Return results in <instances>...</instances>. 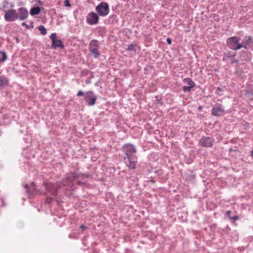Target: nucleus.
Returning a JSON list of instances; mask_svg holds the SVG:
<instances>
[{"mask_svg": "<svg viewBox=\"0 0 253 253\" xmlns=\"http://www.w3.org/2000/svg\"><path fill=\"white\" fill-rule=\"evenodd\" d=\"M154 172L155 173H158V175H160L161 173V170H158V171H156V170H155L154 171Z\"/></svg>", "mask_w": 253, "mask_h": 253, "instance_id": "72a5a7b5", "label": "nucleus"}, {"mask_svg": "<svg viewBox=\"0 0 253 253\" xmlns=\"http://www.w3.org/2000/svg\"><path fill=\"white\" fill-rule=\"evenodd\" d=\"M38 28L42 35L44 36L46 34V29L43 25L39 26Z\"/></svg>", "mask_w": 253, "mask_h": 253, "instance_id": "4be33fe9", "label": "nucleus"}, {"mask_svg": "<svg viewBox=\"0 0 253 253\" xmlns=\"http://www.w3.org/2000/svg\"><path fill=\"white\" fill-rule=\"evenodd\" d=\"M156 102H157V103L162 104L161 102V99L159 98V96H156Z\"/></svg>", "mask_w": 253, "mask_h": 253, "instance_id": "c756f323", "label": "nucleus"}, {"mask_svg": "<svg viewBox=\"0 0 253 253\" xmlns=\"http://www.w3.org/2000/svg\"><path fill=\"white\" fill-rule=\"evenodd\" d=\"M64 5L66 7H70L71 4L70 3V1L68 0H65L64 1Z\"/></svg>", "mask_w": 253, "mask_h": 253, "instance_id": "cd10ccee", "label": "nucleus"}, {"mask_svg": "<svg viewBox=\"0 0 253 253\" xmlns=\"http://www.w3.org/2000/svg\"><path fill=\"white\" fill-rule=\"evenodd\" d=\"M184 82L187 83L188 86L194 87L195 86V83L192 81L191 78H185L183 80Z\"/></svg>", "mask_w": 253, "mask_h": 253, "instance_id": "aec40b11", "label": "nucleus"}, {"mask_svg": "<svg viewBox=\"0 0 253 253\" xmlns=\"http://www.w3.org/2000/svg\"><path fill=\"white\" fill-rule=\"evenodd\" d=\"M229 218L232 219L234 221H235L239 219V217L238 216L235 215L233 217H229Z\"/></svg>", "mask_w": 253, "mask_h": 253, "instance_id": "7c9ffc66", "label": "nucleus"}, {"mask_svg": "<svg viewBox=\"0 0 253 253\" xmlns=\"http://www.w3.org/2000/svg\"><path fill=\"white\" fill-rule=\"evenodd\" d=\"M87 23L89 25H95L98 23V16L95 12H91L88 14L86 17Z\"/></svg>", "mask_w": 253, "mask_h": 253, "instance_id": "f8f14e48", "label": "nucleus"}, {"mask_svg": "<svg viewBox=\"0 0 253 253\" xmlns=\"http://www.w3.org/2000/svg\"><path fill=\"white\" fill-rule=\"evenodd\" d=\"M99 44L98 42L95 40H91L89 44V51L93 55L94 58H97L100 53L98 51Z\"/></svg>", "mask_w": 253, "mask_h": 253, "instance_id": "423d86ee", "label": "nucleus"}, {"mask_svg": "<svg viewBox=\"0 0 253 253\" xmlns=\"http://www.w3.org/2000/svg\"><path fill=\"white\" fill-rule=\"evenodd\" d=\"M41 12V9L39 7H32L30 11V13L31 15L34 16L35 15L39 14Z\"/></svg>", "mask_w": 253, "mask_h": 253, "instance_id": "a211bd4d", "label": "nucleus"}, {"mask_svg": "<svg viewBox=\"0 0 253 253\" xmlns=\"http://www.w3.org/2000/svg\"><path fill=\"white\" fill-rule=\"evenodd\" d=\"M242 48L246 49L253 48V39L251 36H245L242 43Z\"/></svg>", "mask_w": 253, "mask_h": 253, "instance_id": "9b49d317", "label": "nucleus"}, {"mask_svg": "<svg viewBox=\"0 0 253 253\" xmlns=\"http://www.w3.org/2000/svg\"><path fill=\"white\" fill-rule=\"evenodd\" d=\"M124 160L127 167L132 169H135L136 162L134 161H131L130 157H124Z\"/></svg>", "mask_w": 253, "mask_h": 253, "instance_id": "4468645a", "label": "nucleus"}, {"mask_svg": "<svg viewBox=\"0 0 253 253\" xmlns=\"http://www.w3.org/2000/svg\"><path fill=\"white\" fill-rule=\"evenodd\" d=\"M199 142L202 146L204 147H211L214 142V140L211 137L202 136Z\"/></svg>", "mask_w": 253, "mask_h": 253, "instance_id": "6e6552de", "label": "nucleus"}, {"mask_svg": "<svg viewBox=\"0 0 253 253\" xmlns=\"http://www.w3.org/2000/svg\"><path fill=\"white\" fill-rule=\"evenodd\" d=\"M97 14L102 17L106 16L109 12V5L105 2H101L96 7Z\"/></svg>", "mask_w": 253, "mask_h": 253, "instance_id": "39448f33", "label": "nucleus"}, {"mask_svg": "<svg viewBox=\"0 0 253 253\" xmlns=\"http://www.w3.org/2000/svg\"><path fill=\"white\" fill-rule=\"evenodd\" d=\"M16 41H17V42H18V39H16Z\"/></svg>", "mask_w": 253, "mask_h": 253, "instance_id": "79ce46f5", "label": "nucleus"}, {"mask_svg": "<svg viewBox=\"0 0 253 253\" xmlns=\"http://www.w3.org/2000/svg\"><path fill=\"white\" fill-rule=\"evenodd\" d=\"M222 91V89L219 87H217V88H216V93H217L219 96H221L222 95V93H221V92Z\"/></svg>", "mask_w": 253, "mask_h": 253, "instance_id": "bb28decb", "label": "nucleus"}, {"mask_svg": "<svg viewBox=\"0 0 253 253\" xmlns=\"http://www.w3.org/2000/svg\"><path fill=\"white\" fill-rule=\"evenodd\" d=\"M24 187L25 188L28 189L27 192H28V194L31 196H33L36 194H41L42 193L37 188V187L34 183H32L30 186L27 184H25Z\"/></svg>", "mask_w": 253, "mask_h": 253, "instance_id": "9d476101", "label": "nucleus"}, {"mask_svg": "<svg viewBox=\"0 0 253 253\" xmlns=\"http://www.w3.org/2000/svg\"><path fill=\"white\" fill-rule=\"evenodd\" d=\"M166 41H167V43L169 44H170L171 43V40L170 38H167Z\"/></svg>", "mask_w": 253, "mask_h": 253, "instance_id": "2f4dec72", "label": "nucleus"}, {"mask_svg": "<svg viewBox=\"0 0 253 253\" xmlns=\"http://www.w3.org/2000/svg\"><path fill=\"white\" fill-rule=\"evenodd\" d=\"M8 1L6 0H4L2 3V7L3 9L7 8V5H8Z\"/></svg>", "mask_w": 253, "mask_h": 253, "instance_id": "393cba45", "label": "nucleus"}, {"mask_svg": "<svg viewBox=\"0 0 253 253\" xmlns=\"http://www.w3.org/2000/svg\"><path fill=\"white\" fill-rule=\"evenodd\" d=\"M19 15H18V19L22 21L26 19L29 15L27 9L25 7H20L18 9Z\"/></svg>", "mask_w": 253, "mask_h": 253, "instance_id": "ddd939ff", "label": "nucleus"}, {"mask_svg": "<svg viewBox=\"0 0 253 253\" xmlns=\"http://www.w3.org/2000/svg\"><path fill=\"white\" fill-rule=\"evenodd\" d=\"M231 213V211H227L226 212V215L227 216H228L229 217H231V216H230V215Z\"/></svg>", "mask_w": 253, "mask_h": 253, "instance_id": "473e14b6", "label": "nucleus"}, {"mask_svg": "<svg viewBox=\"0 0 253 253\" xmlns=\"http://www.w3.org/2000/svg\"><path fill=\"white\" fill-rule=\"evenodd\" d=\"M238 62V60H236V59H234L232 61V63H237Z\"/></svg>", "mask_w": 253, "mask_h": 253, "instance_id": "4c0bfd02", "label": "nucleus"}, {"mask_svg": "<svg viewBox=\"0 0 253 253\" xmlns=\"http://www.w3.org/2000/svg\"><path fill=\"white\" fill-rule=\"evenodd\" d=\"M51 46L54 49H56L57 47L60 48H63L64 47V45L63 44L61 40L59 39H56L53 41L52 42Z\"/></svg>", "mask_w": 253, "mask_h": 253, "instance_id": "2eb2a0df", "label": "nucleus"}, {"mask_svg": "<svg viewBox=\"0 0 253 253\" xmlns=\"http://www.w3.org/2000/svg\"><path fill=\"white\" fill-rule=\"evenodd\" d=\"M246 92L249 95H253V84H248L246 86Z\"/></svg>", "mask_w": 253, "mask_h": 253, "instance_id": "6ab92c4d", "label": "nucleus"}, {"mask_svg": "<svg viewBox=\"0 0 253 253\" xmlns=\"http://www.w3.org/2000/svg\"><path fill=\"white\" fill-rule=\"evenodd\" d=\"M50 39H51L52 42L55 40H56V33H53L51 34L50 36Z\"/></svg>", "mask_w": 253, "mask_h": 253, "instance_id": "b1692460", "label": "nucleus"}, {"mask_svg": "<svg viewBox=\"0 0 253 253\" xmlns=\"http://www.w3.org/2000/svg\"><path fill=\"white\" fill-rule=\"evenodd\" d=\"M193 87L190 86H184L183 87V91L184 92L190 91L191 88Z\"/></svg>", "mask_w": 253, "mask_h": 253, "instance_id": "5701e85b", "label": "nucleus"}, {"mask_svg": "<svg viewBox=\"0 0 253 253\" xmlns=\"http://www.w3.org/2000/svg\"><path fill=\"white\" fill-rule=\"evenodd\" d=\"M84 100L88 103V105L93 106L97 100V97L93 92L88 91L85 93Z\"/></svg>", "mask_w": 253, "mask_h": 253, "instance_id": "0eeeda50", "label": "nucleus"}, {"mask_svg": "<svg viewBox=\"0 0 253 253\" xmlns=\"http://www.w3.org/2000/svg\"><path fill=\"white\" fill-rule=\"evenodd\" d=\"M13 7V4H11V9L4 10V18L6 22H13L18 19V14L16 10L12 8Z\"/></svg>", "mask_w": 253, "mask_h": 253, "instance_id": "7ed1b4c3", "label": "nucleus"}, {"mask_svg": "<svg viewBox=\"0 0 253 253\" xmlns=\"http://www.w3.org/2000/svg\"><path fill=\"white\" fill-rule=\"evenodd\" d=\"M80 228H82L83 230H84V229H86V227L84 225H81L80 226Z\"/></svg>", "mask_w": 253, "mask_h": 253, "instance_id": "f704fd0d", "label": "nucleus"}, {"mask_svg": "<svg viewBox=\"0 0 253 253\" xmlns=\"http://www.w3.org/2000/svg\"><path fill=\"white\" fill-rule=\"evenodd\" d=\"M147 170H148V173H151L153 171V169H148Z\"/></svg>", "mask_w": 253, "mask_h": 253, "instance_id": "e433bc0d", "label": "nucleus"}, {"mask_svg": "<svg viewBox=\"0 0 253 253\" xmlns=\"http://www.w3.org/2000/svg\"><path fill=\"white\" fill-rule=\"evenodd\" d=\"M201 109H202V107L201 106H199V108H198V110L200 111V110H201Z\"/></svg>", "mask_w": 253, "mask_h": 253, "instance_id": "ea45409f", "label": "nucleus"}, {"mask_svg": "<svg viewBox=\"0 0 253 253\" xmlns=\"http://www.w3.org/2000/svg\"><path fill=\"white\" fill-rule=\"evenodd\" d=\"M240 38L237 36L230 37L227 39L226 43L228 47L232 50H237L242 48Z\"/></svg>", "mask_w": 253, "mask_h": 253, "instance_id": "f03ea898", "label": "nucleus"}, {"mask_svg": "<svg viewBox=\"0 0 253 253\" xmlns=\"http://www.w3.org/2000/svg\"><path fill=\"white\" fill-rule=\"evenodd\" d=\"M88 177V175L83 174L77 171H71L67 174L66 177L61 182H58L55 184L44 181L43 186L45 191L44 194L46 196V203L50 204L52 200L56 197L58 191L64 187L67 189L74 190L76 188V185H81L85 182V178Z\"/></svg>", "mask_w": 253, "mask_h": 253, "instance_id": "f257e3e1", "label": "nucleus"}, {"mask_svg": "<svg viewBox=\"0 0 253 253\" xmlns=\"http://www.w3.org/2000/svg\"><path fill=\"white\" fill-rule=\"evenodd\" d=\"M7 59V55L5 52L0 51V62H3Z\"/></svg>", "mask_w": 253, "mask_h": 253, "instance_id": "412c9836", "label": "nucleus"}, {"mask_svg": "<svg viewBox=\"0 0 253 253\" xmlns=\"http://www.w3.org/2000/svg\"><path fill=\"white\" fill-rule=\"evenodd\" d=\"M211 114L214 117H220L225 114V107L221 103H216L212 105Z\"/></svg>", "mask_w": 253, "mask_h": 253, "instance_id": "20e7f679", "label": "nucleus"}, {"mask_svg": "<svg viewBox=\"0 0 253 253\" xmlns=\"http://www.w3.org/2000/svg\"><path fill=\"white\" fill-rule=\"evenodd\" d=\"M85 83L86 84H89L90 83V81L89 80H86V82H85Z\"/></svg>", "mask_w": 253, "mask_h": 253, "instance_id": "58836bf2", "label": "nucleus"}, {"mask_svg": "<svg viewBox=\"0 0 253 253\" xmlns=\"http://www.w3.org/2000/svg\"><path fill=\"white\" fill-rule=\"evenodd\" d=\"M8 84V79L4 76H0V88L3 87Z\"/></svg>", "mask_w": 253, "mask_h": 253, "instance_id": "f3484780", "label": "nucleus"}, {"mask_svg": "<svg viewBox=\"0 0 253 253\" xmlns=\"http://www.w3.org/2000/svg\"><path fill=\"white\" fill-rule=\"evenodd\" d=\"M83 244H85V243H84V241H83Z\"/></svg>", "mask_w": 253, "mask_h": 253, "instance_id": "37998d69", "label": "nucleus"}, {"mask_svg": "<svg viewBox=\"0 0 253 253\" xmlns=\"http://www.w3.org/2000/svg\"><path fill=\"white\" fill-rule=\"evenodd\" d=\"M236 56V52L228 51L225 53L223 57V61H227L229 58L235 57Z\"/></svg>", "mask_w": 253, "mask_h": 253, "instance_id": "dca6fc26", "label": "nucleus"}, {"mask_svg": "<svg viewBox=\"0 0 253 253\" xmlns=\"http://www.w3.org/2000/svg\"><path fill=\"white\" fill-rule=\"evenodd\" d=\"M22 25L26 27L27 28H29V27L25 22H23L22 23Z\"/></svg>", "mask_w": 253, "mask_h": 253, "instance_id": "c9c22d12", "label": "nucleus"}, {"mask_svg": "<svg viewBox=\"0 0 253 253\" xmlns=\"http://www.w3.org/2000/svg\"><path fill=\"white\" fill-rule=\"evenodd\" d=\"M123 150L126 156L125 157H130V156L136 152L135 147L131 144H126L123 146Z\"/></svg>", "mask_w": 253, "mask_h": 253, "instance_id": "1a4fd4ad", "label": "nucleus"}, {"mask_svg": "<svg viewBox=\"0 0 253 253\" xmlns=\"http://www.w3.org/2000/svg\"><path fill=\"white\" fill-rule=\"evenodd\" d=\"M85 93L82 90H79L77 94V95L78 96H82V95H85Z\"/></svg>", "mask_w": 253, "mask_h": 253, "instance_id": "c85d7f7f", "label": "nucleus"}, {"mask_svg": "<svg viewBox=\"0 0 253 253\" xmlns=\"http://www.w3.org/2000/svg\"><path fill=\"white\" fill-rule=\"evenodd\" d=\"M127 50L129 51H133L134 50V45L132 44H129L127 46Z\"/></svg>", "mask_w": 253, "mask_h": 253, "instance_id": "a878e982", "label": "nucleus"}, {"mask_svg": "<svg viewBox=\"0 0 253 253\" xmlns=\"http://www.w3.org/2000/svg\"><path fill=\"white\" fill-rule=\"evenodd\" d=\"M252 156H253V150L252 151Z\"/></svg>", "mask_w": 253, "mask_h": 253, "instance_id": "a19ab883", "label": "nucleus"}]
</instances>
